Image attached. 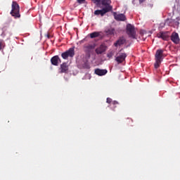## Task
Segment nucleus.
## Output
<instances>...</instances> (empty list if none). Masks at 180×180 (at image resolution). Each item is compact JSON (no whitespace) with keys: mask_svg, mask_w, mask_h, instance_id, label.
Here are the masks:
<instances>
[{"mask_svg":"<svg viewBox=\"0 0 180 180\" xmlns=\"http://www.w3.org/2000/svg\"><path fill=\"white\" fill-rule=\"evenodd\" d=\"M11 16L15 19L20 18V7L16 1H13L11 4V11L10 13Z\"/></svg>","mask_w":180,"mask_h":180,"instance_id":"nucleus-1","label":"nucleus"},{"mask_svg":"<svg viewBox=\"0 0 180 180\" xmlns=\"http://www.w3.org/2000/svg\"><path fill=\"white\" fill-rule=\"evenodd\" d=\"M163 56L164 49H158L155 55V63L154 64V67L156 70L161 65V61H162Z\"/></svg>","mask_w":180,"mask_h":180,"instance_id":"nucleus-2","label":"nucleus"},{"mask_svg":"<svg viewBox=\"0 0 180 180\" xmlns=\"http://www.w3.org/2000/svg\"><path fill=\"white\" fill-rule=\"evenodd\" d=\"M127 34H128L129 37H131V39H136L134 25H131V24L127 25Z\"/></svg>","mask_w":180,"mask_h":180,"instance_id":"nucleus-3","label":"nucleus"},{"mask_svg":"<svg viewBox=\"0 0 180 180\" xmlns=\"http://www.w3.org/2000/svg\"><path fill=\"white\" fill-rule=\"evenodd\" d=\"M74 56H75V51L74 48H70L68 51L62 53L61 54V57L62 58H63V60H68V57H70L71 58H72Z\"/></svg>","mask_w":180,"mask_h":180,"instance_id":"nucleus-4","label":"nucleus"},{"mask_svg":"<svg viewBox=\"0 0 180 180\" xmlns=\"http://www.w3.org/2000/svg\"><path fill=\"white\" fill-rule=\"evenodd\" d=\"M126 57H127V54L126 53H121L120 51L117 53V56L115 57V61H117V64H122L123 61L126 60Z\"/></svg>","mask_w":180,"mask_h":180,"instance_id":"nucleus-5","label":"nucleus"},{"mask_svg":"<svg viewBox=\"0 0 180 180\" xmlns=\"http://www.w3.org/2000/svg\"><path fill=\"white\" fill-rule=\"evenodd\" d=\"M112 6H108L103 8L102 10H96L94 11V15H101V16H103L105 13H108V12H110L112 10Z\"/></svg>","mask_w":180,"mask_h":180,"instance_id":"nucleus-6","label":"nucleus"},{"mask_svg":"<svg viewBox=\"0 0 180 180\" xmlns=\"http://www.w3.org/2000/svg\"><path fill=\"white\" fill-rule=\"evenodd\" d=\"M69 66L68 63H63L60 64L59 68V74H68Z\"/></svg>","mask_w":180,"mask_h":180,"instance_id":"nucleus-7","label":"nucleus"},{"mask_svg":"<svg viewBox=\"0 0 180 180\" xmlns=\"http://www.w3.org/2000/svg\"><path fill=\"white\" fill-rule=\"evenodd\" d=\"M170 40H172L174 44H179L180 38H179V34H178V32H173L172 33V35L170 36Z\"/></svg>","mask_w":180,"mask_h":180,"instance_id":"nucleus-8","label":"nucleus"},{"mask_svg":"<svg viewBox=\"0 0 180 180\" xmlns=\"http://www.w3.org/2000/svg\"><path fill=\"white\" fill-rule=\"evenodd\" d=\"M169 32H160L157 34V37L158 39H162V40L168 41L169 40Z\"/></svg>","mask_w":180,"mask_h":180,"instance_id":"nucleus-9","label":"nucleus"},{"mask_svg":"<svg viewBox=\"0 0 180 180\" xmlns=\"http://www.w3.org/2000/svg\"><path fill=\"white\" fill-rule=\"evenodd\" d=\"M165 25L167 26H179V22L172 18H167L165 22Z\"/></svg>","mask_w":180,"mask_h":180,"instance_id":"nucleus-10","label":"nucleus"},{"mask_svg":"<svg viewBox=\"0 0 180 180\" xmlns=\"http://www.w3.org/2000/svg\"><path fill=\"white\" fill-rule=\"evenodd\" d=\"M51 63L52 65L57 67L58 66V64L61 63V59L58 56H55L51 58Z\"/></svg>","mask_w":180,"mask_h":180,"instance_id":"nucleus-11","label":"nucleus"},{"mask_svg":"<svg viewBox=\"0 0 180 180\" xmlns=\"http://www.w3.org/2000/svg\"><path fill=\"white\" fill-rule=\"evenodd\" d=\"M113 16L115 20H119L122 22H124V20H126V15H124V14H117V13L114 12Z\"/></svg>","mask_w":180,"mask_h":180,"instance_id":"nucleus-12","label":"nucleus"},{"mask_svg":"<svg viewBox=\"0 0 180 180\" xmlns=\"http://www.w3.org/2000/svg\"><path fill=\"white\" fill-rule=\"evenodd\" d=\"M105 51H106V46H105L104 44H101L95 50L96 54H103Z\"/></svg>","mask_w":180,"mask_h":180,"instance_id":"nucleus-13","label":"nucleus"},{"mask_svg":"<svg viewBox=\"0 0 180 180\" xmlns=\"http://www.w3.org/2000/svg\"><path fill=\"white\" fill-rule=\"evenodd\" d=\"M95 74H96V75H98L99 77H102L108 74V70L106 69H96Z\"/></svg>","mask_w":180,"mask_h":180,"instance_id":"nucleus-14","label":"nucleus"},{"mask_svg":"<svg viewBox=\"0 0 180 180\" xmlns=\"http://www.w3.org/2000/svg\"><path fill=\"white\" fill-rule=\"evenodd\" d=\"M124 43H126V39L124 37H120L116 42L114 44L115 47H118V46H122Z\"/></svg>","mask_w":180,"mask_h":180,"instance_id":"nucleus-15","label":"nucleus"},{"mask_svg":"<svg viewBox=\"0 0 180 180\" xmlns=\"http://www.w3.org/2000/svg\"><path fill=\"white\" fill-rule=\"evenodd\" d=\"M101 4L103 6H106V8H108V6H111L110 4H112V1H110V0H101Z\"/></svg>","mask_w":180,"mask_h":180,"instance_id":"nucleus-16","label":"nucleus"},{"mask_svg":"<svg viewBox=\"0 0 180 180\" xmlns=\"http://www.w3.org/2000/svg\"><path fill=\"white\" fill-rule=\"evenodd\" d=\"M105 33L108 35L112 36L115 34V28H108L105 30Z\"/></svg>","mask_w":180,"mask_h":180,"instance_id":"nucleus-17","label":"nucleus"},{"mask_svg":"<svg viewBox=\"0 0 180 180\" xmlns=\"http://www.w3.org/2000/svg\"><path fill=\"white\" fill-rule=\"evenodd\" d=\"M101 34L98 32H94L90 34L91 39H95V37H99Z\"/></svg>","mask_w":180,"mask_h":180,"instance_id":"nucleus-18","label":"nucleus"},{"mask_svg":"<svg viewBox=\"0 0 180 180\" xmlns=\"http://www.w3.org/2000/svg\"><path fill=\"white\" fill-rule=\"evenodd\" d=\"M82 68L89 69V63H88V60H85L82 63Z\"/></svg>","mask_w":180,"mask_h":180,"instance_id":"nucleus-19","label":"nucleus"},{"mask_svg":"<svg viewBox=\"0 0 180 180\" xmlns=\"http://www.w3.org/2000/svg\"><path fill=\"white\" fill-rule=\"evenodd\" d=\"M114 56H115V51H110L107 54V57H108V58H112Z\"/></svg>","mask_w":180,"mask_h":180,"instance_id":"nucleus-20","label":"nucleus"},{"mask_svg":"<svg viewBox=\"0 0 180 180\" xmlns=\"http://www.w3.org/2000/svg\"><path fill=\"white\" fill-rule=\"evenodd\" d=\"M86 49H87V50H94V49H95V45L89 44L86 46Z\"/></svg>","mask_w":180,"mask_h":180,"instance_id":"nucleus-21","label":"nucleus"},{"mask_svg":"<svg viewBox=\"0 0 180 180\" xmlns=\"http://www.w3.org/2000/svg\"><path fill=\"white\" fill-rule=\"evenodd\" d=\"M106 102L107 103H112V98H107V100H106Z\"/></svg>","mask_w":180,"mask_h":180,"instance_id":"nucleus-22","label":"nucleus"},{"mask_svg":"<svg viewBox=\"0 0 180 180\" xmlns=\"http://www.w3.org/2000/svg\"><path fill=\"white\" fill-rule=\"evenodd\" d=\"M78 4H85V0H77Z\"/></svg>","mask_w":180,"mask_h":180,"instance_id":"nucleus-23","label":"nucleus"},{"mask_svg":"<svg viewBox=\"0 0 180 180\" xmlns=\"http://www.w3.org/2000/svg\"><path fill=\"white\" fill-rule=\"evenodd\" d=\"M92 2H94V4H100L101 3V0H91Z\"/></svg>","mask_w":180,"mask_h":180,"instance_id":"nucleus-24","label":"nucleus"},{"mask_svg":"<svg viewBox=\"0 0 180 180\" xmlns=\"http://www.w3.org/2000/svg\"><path fill=\"white\" fill-rule=\"evenodd\" d=\"M112 103L113 105H119V102H117V101H112Z\"/></svg>","mask_w":180,"mask_h":180,"instance_id":"nucleus-25","label":"nucleus"},{"mask_svg":"<svg viewBox=\"0 0 180 180\" xmlns=\"http://www.w3.org/2000/svg\"><path fill=\"white\" fill-rule=\"evenodd\" d=\"M128 122L129 123H133V120L130 119V118H128Z\"/></svg>","mask_w":180,"mask_h":180,"instance_id":"nucleus-26","label":"nucleus"},{"mask_svg":"<svg viewBox=\"0 0 180 180\" xmlns=\"http://www.w3.org/2000/svg\"><path fill=\"white\" fill-rule=\"evenodd\" d=\"M0 50H2V42H0Z\"/></svg>","mask_w":180,"mask_h":180,"instance_id":"nucleus-27","label":"nucleus"},{"mask_svg":"<svg viewBox=\"0 0 180 180\" xmlns=\"http://www.w3.org/2000/svg\"><path fill=\"white\" fill-rule=\"evenodd\" d=\"M144 0H139V2H143Z\"/></svg>","mask_w":180,"mask_h":180,"instance_id":"nucleus-28","label":"nucleus"}]
</instances>
